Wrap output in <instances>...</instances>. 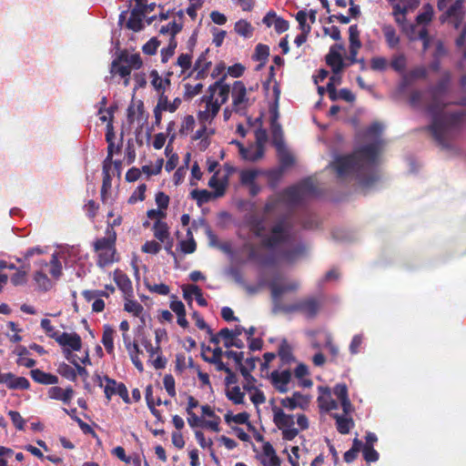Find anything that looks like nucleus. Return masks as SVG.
<instances>
[{
  "label": "nucleus",
  "mask_w": 466,
  "mask_h": 466,
  "mask_svg": "<svg viewBox=\"0 0 466 466\" xmlns=\"http://www.w3.org/2000/svg\"><path fill=\"white\" fill-rule=\"evenodd\" d=\"M451 82V74L445 72L436 85L428 89L431 101L425 110L431 116V123L422 128L430 132L442 148L450 147V141L457 135L466 116L464 111L444 112L448 106L444 98L450 91Z\"/></svg>",
  "instance_id": "nucleus-1"
},
{
  "label": "nucleus",
  "mask_w": 466,
  "mask_h": 466,
  "mask_svg": "<svg viewBox=\"0 0 466 466\" xmlns=\"http://www.w3.org/2000/svg\"><path fill=\"white\" fill-rule=\"evenodd\" d=\"M380 150L379 142L367 144L351 154L338 156L331 166L338 178L355 177L362 188H369L380 179L376 169Z\"/></svg>",
  "instance_id": "nucleus-2"
},
{
  "label": "nucleus",
  "mask_w": 466,
  "mask_h": 466,
  "mask_svg": "<svg viewBox=\"0 0 466 466\" xmlns=\"http://www.w3.org/2000/svg\"><path fill=\"white\" fill-rule=\"evenodd\" d=\"M116 243V233L112 227L106 228L105 237L93 243L94 251L97 254V267L104 268L117 260Z\"/></svg>",
  "instance_id": "nucleus-3"
},
{
  "label": "nucleus",
  "mask_w": 466,
  "mask_h": 466,
  "mask_svg": "<svg viewBox=\"0 0 466 466\" xmlns=\"http://www.w3.org/2000/svg\"><path fill=\"white\" fill-rule=\"evenodd\" d=\"M322 299L310 296L299 299L293 304L280 307L281 312L290 314L299 312L307 319H315L322 308Z\"/></svg>",
  "instance_id": "nucleus-4"
},
{
  "label": "nucleus",
  "mask_w": 466,
  "mask_h": 466,
  "mask_svg": "<svg viewBox=\"0 0 466 466\" xmlns=\"http://www.w3.org/2000/svg\"><path fill=\"white\" fill-rule=\"evenodd\" d=\"M441 12L442 14L439 17L440 22L441 24L448 23L455 29H459L462 25L466 15L464 0H455Z\"/></svg>",
  "instance_id": "nucleus-5"
},
{
  "label": "nucleus",
  "mask_w": 466,
  "mask_h": 466,
  "mask_svg": "<svg viewBox=\"0 0 466 466\" xmlns=\"http://www.w3.org/2000/svg\"><path fill=\"white\" fill-rule=\"evenodd\" d=\"M271 235L261 239V245L267 248H275L289 240V230L285 221H278L270 229Z\"/></svg>",
  "instance_id": "nucleus-6"
},
{
  "label": "nucleus",
  "mask_w": 466,
  "mask_h": 466,
  "mask_svg": "<svg viewBox=\"0 0 466 466\" xmlns=\"http://www.w3.org/2000/svg\"><path fill=\"white\" fill-rule=\"evenodd\" d=\"M270 289L271 299L274 304L273 312H281L280 307L285 306L280 302L282 295L286 292H295L299 289V283L297 280L287 282L286 284L280 285L275 279L268 283Z\"/></svg>",
  "instance_id": "nucleus-7"
},
{
  "label": "nucleus",
  "mask_w": 466,
  "mask_h": 466,
  "mask_svg": "<svg viewBox=\"0 0 466 466\" xmlns=\"http://www.w3.org/2000/svg\"><path fill=\"white\" fill-rule=\"evenodd\" d=\"M232 106L233 111L240 116L247 114L248 107L250 106L249 99L247 96V88L242 81H235L232 86Z\"/></svg>",
  "instance_id": "nucleus-8"
},
{
  "label": "nucleus",
  "mask_w": 466,
  "mask_h": 466,
  "mask_svg": "<svg viewBox=\"0 0 466 466\" xmlns=\"http://www.w3.org/2000/svg\"><path fill=\"white\" fill-rule=\"evenodd\" d=\"M227 75H223L218 79L210 85L208 88L207 95L204 96H210L212 95V101H218L219 108L225 104L229 96L230 86L226 81Z\"/></svg>",
  "instance_id": "nucleus-9"
},
{
  "label": "nucleus",
  "mask_w": 466,
  "mask_h": 466,
  "mask_svg": "<svg viewBox=\"0 0 466 466\" xmlns=\"http://www.w3.org/2000/svg\"><path fill=\"white\" fill-rule=\"evenodd\" d=\"M344 49L342 44H336L330 46L329 53L326 55V64L331 68L333 74H340L347 66L342 58L340 51Z\"/></svg>",
  "instance_id": "nucleus-10"
},
{
  "label": "nucleus",
  "mask_w": 466,
  "mask_h": 466,
  "mask_svg": "<svg viewBox=\"0 0 466 466\" xmlns=\"http://www.w3.org/2000/svg\"><path fill=\"white\" fill-rule=\"evenodd\" d=\"M202 103H205V110L198 113V119L201 125L210 123L219 112L218 101H212V95L210 96H202L200 98Z\"/></svg>",
  "instance_id": "nucleus-11"
},
{
  "label": "nucleus",
  "mask_w": 466,
  "mask_h": 466,
  "mask_svg": "<svg viewBox=\"0 0 466 466\" xmlns=\"http://www.w3.org/2000/svg\"><path fill=\"white\" fill-rule=\"evenodd\" d=\"M146 14L141 8V3H136L135 7L130 12V16L126 24L127 28L134 31L139 32L143 29V19L145 18Z\"/></svg>",
  "instance_id": "nucleus-12"
},
{
  "label": "nucleus",
  "mask_w": 466,
  "mask_h": 466,
  "mask_svg": "<svg viewBox=\"0 0 466 466\" xmlns=\"http://www.w3.org/2000/svg\"><path fill=\"white\" fill-rule=\"evenodd\" d=\"M270 379L274 388L280 393H286L289 390L288 384L291 380V372L289 370L282 371L274 370L270 374Z\"/></svg>",
  "instance_id": "nucleus-13"
},
{
  "label": "nucleus",
  "mask_w": 466,
  "mask_h": 466,
  "mask_svg": "<svg viewBox=\"0 0 466 466\" xmlns=\"http://www.w3.org/2000/svg\"><path fill=\"white\" fill-rule=\"evenodd\" d=\"M114 280L117 288L123 292L124 298H132L134 294L132 282L129 277L120 269L114 271Z\"/></svg>",
  "instance_id": "nucleus-14"
},
{
  "label": "nucleus",
  "mask_w": 466,
  "mask_h": 466,
  "mask_svg": "<svg viewBox=\"0 0 466 466\" xmlns=\"http://www.w3.org/2000/svg\"><path fill=\"white\" fill-rule=\"evenodd\" d=\"M56 341L62 347H68L70 350L78 351L82 348L80 336L74 333L61 332Z\"/></svg>",
  "instance_id": "nucleus-15"
},
{
  "label": "nucleus",
  "mask_w": 466,
  "mask_h": 466,
  "mask_svg": "<svg viewBox=\"0 0 466 466\" xmlns=\"http://www.w3.org/2000/svg\"><path fill=\"white\" fill-rule=\"evenodd\" d=\"M1 383L5 384L9 390H28L30 388V382L26 378L17 377L12 372L4 373Z\"/></svg>",
  "instance_id": "nucleus-16"
},
{
  "label": "nucleus",
  "mask_w": 466,
  "mask_h": 466,
  "mask_svg": "<svg viewBox=\"0 0 466 466\" xmlns=\"http://www.w3.org/2000/svg\"><path fill=\"white\" fill-rule=\"evenodd\" d=\"M273 411V422L279 430L289 428L294 426V416L291 414H286L283 410L278 406L272 407Z\"/></svg>",
  "instance_id": "nucleus-17"
},
{
  "label": "nucleus",
  "mask_w": 466,
  "mask_h": 466,
  "mask_svg": "<svg viewBox=\"0 0 466 466\" xmlns=\"http://www.w3.org/2000/svg\"><path fill=\"white\" fill-rule=\"evenodd\" d=\"M247 225L249 228V231L256 238H261L262 239L265 237L264 233L266 231V224L264 217L251 215L247 219Z\"/></svg>",
  "instance_id": "nucleus-18"
},
{
  "label": "nucleus",
  "mask_w": 466,
  "mask_h": 466,
  "mask_svg": "<svg viewBox=\"0 0 466 466\" xmlns=\"http://www.w3.org/2000/svg\"><path fill=\"white\" fill-rule=\"evenodd\" d=\"M47 394L50 399L61 400L65 404H68L74 396V390L72 387H67L64 390L61 387L54 386L48 390Z\"/></svg>",
  "instance_id": "nucleus-19"
},
{
  "label": "nucleus",
  "mask_w": 466,
  "mask_h": 466,
  "mask_svg": "<svg viewBox=\"0 0 466 466\" xmlns=\"http://www.w3.org/2000/svg\"><path fill=\"white\" fill-rule=\"evenodd\" d=\"M236 145H238L239 148V154L242 158L245 160L255 162L263 157V147L261 145L258 146L256 148L253 147H245L240 142L234 141Z\"/></svg>",
  "instance_id": "nucleus-20"
},
{
  "label": "nucleus",
  "mask_w": 466,
  "mask_h": 466,
  "mask_svg": "<svg viewBox=\"0 0 466 466\" xmlns=\"http://www.w3.org/2000/svg\"><path fill=\"white\" fill-rule=\"evenodd\" d=\"M319 390L321 392L318 397L319 407L325 411L337 409L338 405L331 398L330 390L328 387H319Z\"/></svg>",
  "instance_id": "nucleus-21"
},
{
  "label": "nucleus",
  "mask_w": 466,
  "mask_h": 466,
  "mask_svg": "<svg viewBox=\"0 0 466 466\" xmlns=\"http://www.w3.org/2000/svg\"><path fill=\"white\" fill-rule=\"evenodd\" d=\"M31 378L42 385H55L58 383V378L51 373L45 372L39 369L31 370Z\"/></svg>",
  "instance_id": "nucleus-22"
},
{
  "label": "nucleus",
  "mask_w": 466,
  "mask_h": 466,
  "mask_svg": "<svg viewBox=\"0 0 466 466\" xmlns=\"http://www.w3.org/2000/svg\"><path fill=\"white\" fill-rule=\"evenodd\" d=\"M282 197L291 205H298L305 198L298 185L285 188L282 192Z\"/></svg>",
  "instance_id": "nucleus-23"
},
{
  "label": "nucleus",
  "mask_w": 466,
  "mask_h": 466,
  "mask_svg": "<svg viewBox=\"0 0 466 466\" xmlns=\"http://www.w3.org/2000/svg\"><path fill=\"white\" fill-rule=\"evenodd\" d=\"M307 248L304 244H298L291 248L281 252V257L288 262H293L306 254Z\"/></svg>",
  "instance_id": "nucleus-24"
},
{
  "label": "nucleus",
  "mask_w": 466,
  "mask_h": 466,
  "mask_svg": "<svg viewBox=\"0 0 466 466\" xmlns=\"http://www.w3.org/2000/svg\"><path fill=\"white\" fill-rule=\"evenodd\" d=\"M381 29L388 47L396 48L400 44V36L397 35L396 29L391 25H384Z\"/></svg>",
  "instance_id": "nucleus-25"
},
{
  "label": "nucleus",
  "mask_w": 466,
  "mask_h": 466,
  "mask_svg": "<svg viewBox=\"0 0 466 466\" xmlns=\"http://www.w3.org/2000/svg\"><path fill=\"white\" fill-rule=\"evenodd\" d=\"M114 334L115 329L110 325H104L101 342L103 343L106 352L110 355L114 354Z\"/></svg>",
  "instance_id": "nucleus-26"
},
{
  "label": "nucleus",
  "mask_w": 466,
  "mask_h": 466,
  "mask_svg": "<svg viewBox=\"0 0 466 466\" xmlns=\"http://www.w3.org/2000/svg\"><path fill=\"white\" fill-rule=\"evenodd\" d=\"M333 417L336 419L337 431L340 434H348L354 427L352 418L348 417L347 415L335 414Z\"/></svg>",
  "instance_id": "nucleus-27"
},
{
  "label": "nucleus",
  "mask_w": 466,
  "mask_h": 466,
  "mask_svg": "<svg viewBox=\"0 0 466 466\" xmlns=\"http://www.w3.org/2000/svg\"><path fill=\"white\" fill-rule=\"evenodd\" d=\"M152 229L155 238H157L160 242H166V240H168L170 238L167 224L160 219L156 220Z\"/></svg>",
  "instance_id": "nucleus-28"
},
{
  "label": "nucleus",
  "mask_w": 466,
  "mask_h": 466,
  "mask_svg": "<svg viewBox=\"0 0 466 466\" xmlns=\"http://www.w3.org/2000/svg\"><path fill=\"white\" fill-rule=\"evenodd\" d=\"M261 174L267 177L268 187L271 189H276L283 177L284 171L276 167L273 169L262 171Z\"/></svg>",
  "instance_id": "nucleus-29"
},
{
  "label": "nucleus",
  "mask_w": 466,
  "mask_h": 466,
  "mask_svg": "<svg viewBox=\"0 0 466 466\" xmlns=\"http://www.w3.org/2000/svg\"><path fill=\"white\" fill-rule=\"evenodd\" d=\"M278 355L283 363H290L295 360L292 348L285 339L279 344Z\"/></svg>",
  "instance_id": "nucleus-30"
},
{
  "label": "nucleus",
  "mask_w": 466,
  "mask_h": 466,
  "mask_svg": "<svg viewBox=\"0 0 466 466\" xmlns=\"http://www.w3.org/2000/svg\"><path fill=\"white\" fill-rule=\"evenodd\" d=\"M216 172L209 179L208 186L215 189L216 197H221L225 194L227 187V178L225 180L219 179Z\"/></svg>",
  "instance_id": "nucleus-31"
},
{
  "label": "nucleus",
  "mask_w": 466,
  "mask_h": 466,
  "mask_svg": "<svg viewBox=\"0 0 466 466\" xmlns=\"http://www.w3.org/2000/svg\"><path fill=\"white\" fill-rule=\"evenodd\" d=\"M112 178L109 174V166L104 164L103 166V181L101 187V199L106 202V195L111 188Z\"/></svg>",
  "instance_id": "nucleus-32"
},
{
  "label": "nucleus",
  "mask_w": 466,
  "mask_h": 466,
  "mask_svg": "<svg viewBox=\"0 0 466 466\" xmlns=\"http://www.w3.org/2000/svg\"><path fill=\"white\" fill-rule=\"evenodd\" d=\"M234 29L236 33L243 37H250L253 33V27L250 23L246 20H239L235 24Z\"/></svg>",
  "instance_id": "nucleus-33"
},
{
  "label": "nucleus",
  "mask_w": 466,
  "mask_h": 466,
  "mask_svg": "<svg viewBox=\"0 0 466 466\" xmlns=\"http://www.w3.org/2000/svg\"><path fill=\"white\" fill-rule=\"evenodd\" d=\"M262 173V170L258 169H246L240 172V183L243 186H248L256 182V178Z\"/></svg>",
  "instance_id": "nucleus-34"
},
{
  "label": "nucleus",
  "mask_w": 466,
  "mask_h": 466,
  "mask_svg": "<svg viewBox=\"0 0 466 466\" xmlns=\"http://www.w3.org/2000/svg\"><path fill=\"white\" fill-rule=\"evenodd\" d=\"M124 309L129 313H132L136 317H139L143 311V306L137 300H133L130 298H125Z\"/></svg>",
  "instance_id": "nucleus-35"
},
{
  "label": "nucleus",
  "mask_w": 466,
  "mask_h": 466,
  "mask_svg": "<svg viewBox=\"0 0 466 466\" xmlns=\"http://www.w3.org/2000/svg\"><path fill=\"white\" fill-rule=\"evenodd\" d=\"M226 396L234 404L244 403L245 394L240 390L238 386H234L230 390H227Z\"/></svg>",
  "instance_id": "nucleus-36"
},
{
  "label": "nucleus",
  "mask_w": 466,
  "mask_h": 466,
  "mask_svg": "<svg viewBox=\"0 0 466 466\" xmlns=\"http://www.w3.org/2000/svg\"><path fill=\"white\" fill-rule=\"evenodd\" d=\"M248 258L252 261H257L263 266L273 264V259L261 258L254 245H248Z\"/></svg>",
  "instance_id": "nucleus-37"
},
{
  "label": "nucleus",
  "mask_w": 466,
  "mask_h": 466,
  "mask_svg": "<svg viewBox=\"0 0 466 466\" xmlns=\"http://www.w3.org/2000/svg\"><path fill=\"white\" fill-rule=\"evenodd\" d=\"M407 66V58L405 55L399 54L392 57L390 61V67L398 72V73H403L405 72Z\"/></svg>",
  "instance_id": "nucleus-38"
},
{
  "label": "nucleus",
  "mask_w": 466,
  "mask_h": 466,
  "mask_svg": "<svg viewBox=\"0 0 466 466\" xmlns=\"http://www.w3.org/2000/svg\"><path fill=\"white\" fill-rule=\"evenodd\" d=\"M249 414L246 411L239 412L238 414L227 413L225 415V420L229 423L230 421H234L238 424H248L251 428V424L248 422Z\"/></svg>",
  "instance_id": "nucleus-39"
},
{
  "label": "nucleus",
  "mask_w": 466,
  "mask_h": 466,
  "mask_svg": "<svg viewBox=\"0 0 466 466\" xmlns=\"http://www.w3.org/2000/svg\"><path fill=\"white\" fill-rule=\"evenodd\" d=\"M304 198L317 193V187L311 178H306L298 184Z\"/></svg>",
  "instance_id": "nucleus-40"
},
{
  "label": "nucleus",
  "mask_w": 466,
  "mask_h": 466,
  "mask_svg": "<svg viewBox=\"0 0 466 466\" xmlns=\"http://www.w3.org/2000/svg\"><path fill=\"white\" fill-rule=\"evenodd\" d=\"M295 18L299 24V29L301 32L310 33L311 25L307 23L308 12L306 10H299L296 15Z\"/></svg>",
  "instance_id": "nucleus-41"
},
{
  "label": "nucleus",
  "mask_w": 466,
  "mask_h": 466,
  "mask_svg": "<svg viewBox=\"0 0 466 466\" xmlns=\"http://www.w3.org/2000/svg\"><path fill=\"white\" fill-rule=\"evenodd\" d=\"M191 197L197 200L198 206L208 202L211 199V192L207 189H194L191 191Z\"/></svg>",
  "instance_id": "nucleus-42"
},
{
  "label": "nucleus",
  "mask_w": 466,
  "mask_h": 466,
  "mask_svg": "<svg viewBox=\"0 0 466 466\" xmlns=\"http://www.w3.org/2000/svg\"><path fill=\"white\" fill-rule=\"evenodd\" d=\"M182 30V25L180 23H177L176 20L168 23L166 25H162L159 29V33L162 35H170V36H176Z\"/></svg>",
  "instance_id": "nucleus-43"
},
{
  "label": "nucleus",
  "mask_w": 466,
  "mask_h": 466,
  "mask_svg": "<svg viewBox=\"0 0 466 466\" xmlns=\"http://www.w3.org/2000/svg\"><path fill=\"white\" fill-rule=\"evenodd\" d=\"M57 371L62 377H64L71 381L76 380L77 373H76V370L73 369L71 366H69L66 363H61L58 366Z\"/></svg>",
  "instance_id": "nucleus-44"
},
{
  "label": "nucleus",
  "mask_w": 466,
  "mask_h": 466,
  "mask_svg": "<svg viewBox=\"0 0 466 466\" xmlns=\"http://www.w3.org/2000/svg\"><path fill=\"white\" fill-rule=\"evenodd\" d=\"M279 167H278V168L282 169L284 172L287 168L293 166L295 162L293 156L286 150H282L279 153Z\"/></svg>",
  "instance_id": "nucleus-45"
},
{
  "label": "nucleus",
  "mask_w": 466,
  "mask_h": 466,
  "mask_svg": "<svg viewBox=\"0 0 466 466\" xmlns=\"http://www.w3.org/2000/svg\"><path fill=\"white\" fill-rule=\"evenodd\" d=\"M433 7L431 5L427 4L423 6V12L419 14L416 17L418 24H429L433 17Z\"/></svg>",
  "instance_id": "nucleus-46"
},
{
  "label": "nucleus",
  "mask_w": 466,
  "mask_h": 466,
  "mask_svg": "<svg viewBox=\"0 0 466 466\" xmlns=\"http://www.w3.org/2000/svg\"><path fill=\"white\" fill-rule=\"evenodd\" d=\"M177 65L181 68V74L186 73L192 66V54H181L177 59Z\"/></svg>",
  "instance_id": "nucleus-47"
},
{
  "label": "nucleus",
  "mask_w": 466,
  "mask_h": 466,
  "mask_svg": "<svg viewBox=\"0 0 466 466\" xmlns=\"http://www.w3.org/2000/svg\"><path fill=\"white\" fill-rule=\"evenodd\" d=\"M110 73L113 75H118L121 77L130 76L131 68L127 65H119V63L112 62Z\"/></svg>",
  "instance_id": "nucleus-48"
},
{
  "label": "nucleus",
  "mask_w": 466,
  "mask_h": 466,
  "mask_svg": "<svg viewBox=\"0 0 466 466\" xmlns=\"http://www.w3.org/2000/svg\"><path fill=\"white\" fill-rule=\"evenodd\" d=\"M349 40H350V46L353 47H361V42L360 39V30L357 25H351L349 27Z\"/></svg>",
  "instance_id": "nucleus-49"
},
{
  "label": "nucleus",
  "mask_w": 466,
  "mask_h": 466,
  "mask_svg": "<svg viewBox=\"0 0 466 466\" xmlns=\"http://www.w3.org/2000/svg\"><path fill=\"white\" fill-rule=\"evenodd\" d=\"M269 56V47L267 45L258 44L255 48L254 59L265 63Z\"/></svg>",
  "instance_id": "nucleus-50"
},
{
  "label": "nucleus",
  "mask_w": 466,
  "mask_h": 466,
  "mask_svg": "<svg viewBox=\"0 0 466 466\" xmlns=\"http://www.w3.org/2000/svg\"><path fill=\"white\" fill-rule=\"evenodd\" d=\"M164 388L170 397H175L176 392V381L172 374H166L163 378Z\"/></svg>",
  "instance_id": "nucleus-51"
},
{
  "label": "nucleus",
  "mask_w": 466,
  "mask_h": 466,
  "mask_svg": "<svg viewBox=\"0 0 466 466\" xmlns=\"http://www.w3.org/2000/svg\"><path fill=\"white\" fill-rule=\"evenodd\" d=\"M40 325L41 328L45 330L46 334L55 340L61 333L60 331L56 330L54 326H52L51 321L48 319H43Z\"/></svg>",
  "instance_id": "nucleus-52"
},
{
  "label": "nucleus",
  "mask_w": 466,
  "mask_h": 466,
  "mask_svg": "<svg viewBox=\"0 0 466 466\" xmlns=\"http://www.w3.org/2000/svg\"><path fill=\"white\" fill-rule=\"evenodd\" d=\"M34 279L37 283L39 288L44 290H47L51 286L49 279L47 278L46 274H45L42 270H37L35 273Z\"/></svg>",
  "instance_id": "nucleus-53"
},
{
  "label": "nucleus",
  "mask_w": 466,
  "mask_h": 466,
  "mask_svg": "<svg viewBox=\"0 0 466 466\" xmlns=\"http://www.w3.org/2000/svg\"><path fill=\"white\" fill-rule=\"evenodd\" d=\"M146 190L147 186L146 184L139 185L137 189L133 192V194L128 198L129 204H135L137 201H143L146 198Z\"/></svg>",
  "instance_id": "nucleus-54"
},
{
  "label": "nucleus",
  "mask_w": 466,
  "mask_h": 466,
  "mask_svg": "<svg viewBox=\"0 0 466 466\" xmlns=\"http://www.w3.org/2000/svg\"><path fill=\"white\" fill-rule=\"evenodd\" d=\"M49 266V273L51 276L55 279H58L62 275V265L56 255L52 256Z\"/></svg>",
  "instance_id": "nucleus-55"
},
{
  "label": "nucleus",
  "mask_w": 466,
  "mask_h": 466,
  "mask_svg": "<svg viewBox=\"0 0 466 466\" xmlns=\"http://www.w3.org/2000/svg\"><path fill=\"white\" fill-rule=\"evenodd\" d=\"M202 89H203V85L201 83H198L194 86L190 85V84H186L185 85V94H184L185 99L193 98L194 96H196L197 95L201 93Z\"/></svg>",
  "instance_id": "nucleus-56"
},
{
  "label": "nucleus",
  "mask_w": 466,
  "mask_h": 466,
  "mask_svg": "<svg viewBox=\"0 0 466 466\" xmlns=\"http://www.w3.org/2000/svg\"><path fill=\"white\" fill-rule=\"evenodd\" d=\"M240 373L243 376V378L245 379V383L243 385V389L248 392H250L254 389H256V387H255L256 379L250 373H248V370L245 369H240Z\"/></svg>",
  "instance_id": "nucleus-57"
},
{
  "label": "nucleus",
  "mask_w": 466,
  "mask_h": 466,
  "mask_svg": "<svg viewBox=\"0 0 466 466\" xmlns=\"http://www.w3.org/2000/svg\"><path fill=\"white\" fill-rule=\"evenodd\" d=\"M8 416H9L10 420H12L14 426L18 431H23L25 429V420H24V418L21 416V414L18 411L9 410Z\"/></svg>",
  "instance_id": "nucleus-58"
},
{
  "label": "nucleus",
  "mask_w": 466,
  "mask_h": 466,
  "mask_svg": "<svg viewBox=\"0 0 466 466\" xmlns=\"http://www.w3.org/2000/svg\"><path fill=\"white\" fill-rule=\"evenodd\" d=\"M388 66V61L382 56H374L370 59V68L374 71H385Z\"/></svg>",
  "instance_id": "nucleus-59"
},
{
  "label": "nucleus",
  "mask_w": 466,
  "mask_h": 466,
  "mask_svg": "<svg viewBox=\"0 0 466 466\" xmlns=\"http://www.w3.org/2000/svg\"><path fill=\"white\" fill-rule=\"evenodd\" d=\"M160 41H158L157 37H152L143 46L142 50L144 54L152 56L157 53Z\"/></svg>",
  "instance_id": "nucleus-60"
},
{
  "label": "nucleus",
  "mask_w": 466,
  "mask_h": 466,
  "mask_svg": "<svg viewBox=\"0 0 466 466\" xmlns=\"http://www.w3.org/2000/svg\"><path fill=\"white\" fill-rule=\"evenodd\" d=\"M151 85L157 92L166 91V86L162 85V77L156 69L150 71Z\"/></svg>",
  "instance_id": "nucleus-61"
},
{
  "label": "nucleus",
  "mask_w": 466,
  "mask_h": 466,
  "mask_svg": "<svg viewBox=\"0 0 466 466\" xmlns=\"http://www.w3.org/2000/svg\"><path fill=\"white\" fill-rule=\"evenodd\" d=\"M146 287L150 292H154L159 295L166 296L170 292L169 287L164 283L151 285L146 282Z\"/></svg>",
  "instance_id": "nucleus-62"
},
{
  "label": "nucleus",
  "mask_w": 466,
  "mask_h": 466,
  "mask_svg": "<svg viewBox=\"0 0 466 466\" xmlns=\"http://www.w3.org/2000/svg\"><path fill=\"white\" fill-rule=\"evenodd\" d=\"M407 74L413 82L417 79H425L428 76V71L422 66L414 67L413 69L407 72Z\"/></svg>",
  "instance_id": "nucleus-63"
},
{
  "label": "nucleus",
  "mask_w": 466,
  "mask_h": 466,
  "mask_svg": "<svg viewBox=\"0 0 466 466\" xmlns=\"http://www.w3.org/2000/svg\"><path fill=\"white\" fill-rule=\"evenodd\" d=\"M144 253L157 254L161 250V246L155 240H147L141 248Z\"/></svg>",
  "instance_id": "nucleus-64"
}]
</instances>
